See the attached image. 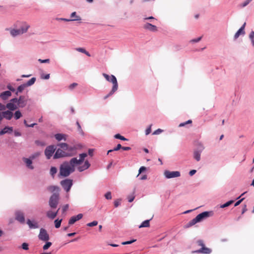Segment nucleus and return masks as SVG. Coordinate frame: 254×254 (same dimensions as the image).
Masks as SVG:
<instances>
[{
  "label": "nucleus",
  "instance_id": "nucleus-1",
  "mask_svg": "<svg viewBox=\"0 0 254 254\" xmlns=\"http://www.w3.org/2000/svg\"><path fill=\"white\" fill-rule=\"evenodd\" d=\"M87 154L85 153L79 155V159L73 158L69 161L63 162L60 167L59 176L66 177L75 170V166L81 164Z\"/></svg>",
  "mask_w": 254,
  "mask_h": 254
},
{
  "label": "nucleus",
  "instance_id": "nucleus-2",
  "mask_svg": "<svg viewBox=\"0 0 254 254\" xmlns=\"http://www.w3.org/2000/svg\"><path fill=\"white\" fill-rule=\"evenodd\" d=\"M213 215L212 211H204L197 215L194 218L188 222L185 226V228H188L190 227L197 223L200 222L203 220Z\"/></svg>",
  "mask_w": 254,
  "mask_h": 254
},
{
  "label": "nucleus",
  "instance_id": "nucleus-3",
  "mask_svg": "<svg viewBox=\"0 0 254 254\" xmlns=\"http://www.w3.org/2000/svg\"><path fill=\"white\" fill-rule=\"evenodd\" d=\"M198 246L201 247L199 250L193 251V253H201L204 254H209L211 253V250L208 248L205 247L204 242L201 240H199L196 242Z\"/></svg>",
  "mask_w": 254,
  "mask_h": 254
},
{
  "label": "nucleus",
  "instance_id": "nucleus-4",
  "mask_svg": "<svg viewBox=\"0 0 254 254\" xmlns=\"http://www.w3.org/2000/svg\"><path fill=\"white\" fill-rule=\"evenodd\" d=\"M59 200V193H54L50 198L49 204L51 208L57 207Z\"/></svg>",
  "mask_w": 254,
  "mask_h": 254
},
{
  "label": "nucleus",
  "instance_id": "nucleus-5",
  "mask_svg": "<svg viewBox=\"0 0 254 254\" xmlns=\"http://www.w3.org/2000/svg\"><path fill=\"white\" fill-rule=\"evenodd\" d=\"M73 155V153L64 151L61 148H59L57 150L55 154L54 155V159H58L61 157L71 156Z\"/></svg>",
  "mask_w": 254,
  "mask_h": 254
},
{
  "label": "nucleus",
  "instance_id": "nucleus-6",
  "mask_svg": "<svg viewBox=\"0 0 254 254\" xmlns=\"http://www.w3.org/2000/svg\"><path fill=\"white\" fill-rule=\"evenodd\" d=\"M39 239L43 242H47L50 240V236L47 231L44 228L40 229L39 234L38 236Z\"/></svg>",
  "mask_w": 254,
  "mask_h": 254
},
{
  "label": "nucleus",
  "instance_id": "nucleus-7",
  "mask_svg": "<svg viewBox=\"0 0 254 254\" xmlns=\"http://www.w3.org/2000/svg\"><path fill=\"white\" fill-rule=\"evenodd\" d=\"M36 81V78L35 77H32L31 78L29 81H27L26 83L23 84L20 86H18L17 88V92H16V94L17 95L18 92H22L24 89L28 86H31L33 85Z\"/></svg>",
  "mask_w": 254,
  "mask_h": 254
},
{
  "label": "nucleus",
  "instance_id": "nucleus-8",
  "mask_svg": "<svg viewBox=\"0 0 254 254\" xmlns=\"http://www.w3.org/2000/svg\"><path fill=\"white\" fill-rule=\"evenodd\" d=\"M61 185L66 192H68L72 186V180L65 179L61 182Z\"/></svg>",
  "mask_w": 254,
  "mask_h": 254
},
{
  "label": "nucleus",
  "instance_id": "nucleus-9",
  "mask_svg": "<svg viewBox=\"0 0 254 254\" xmlns=\"http://www.w3.org/2000/svg\"><path fill=\"white\" fill-rule=\"evenodd\" d=\"M102 75L108 81L111 82L113 83V87H118V84L117 78L114 75H109L105 73H103Z\"/></svg>",
  "mask_w": 254,
  "mask_h": 254
},
{
  "label": "nucleus",
  "instance_id": "nucleus-10",
  "mask_svg": "<svg viewBox=\"0 0 254 254\" xmlns=\"http://www.w3.org/2000/svg\"><path fill=\"white\" fill-rule=\"evenodd\" d=\"M56 149L55 145H50L47 147L45 150V154L48 159L51 158Z\"/></svg>",
  "mask_w": 254,
  "mask_h": 254
},
{
  "label": "nucleus",
  "instance_id": "nucleus-11",
  "mask_svg": "<svg viewBox=\"0 0 254 254\" xmlns=\"http://www.w3.org/2000/svg\"><path fill=\"white\" fill-rule=\"evenodd\" d=\"M164 175L166 178L168 179L173 178H177L181 176V174L179 171H165L164 172Z\"/></svg>",
  "mask_w": 254,
  "mask_h": 254
},
{
  "label": "nucleus",
  "instance_id": "nucleus-12",
  "mask_svg": "<svg viewBox=\"0 0 254 254\" xmlns=\"http://www.w3.org/2000/svg\"><path fill=\"white\" fill-rule=\"evenodd\" d=\"M27 224L30 229H37L39 227L38 223L34 220H31L28 219L27 220Z\"/></svg>",
  "mask_w": 254,
  "mask_h": 254
},
{
  "label": "nucleus",
  "instance_id": "nucleus-13",
  "mask_svg": "<svg viewBox=\"0 0 254 254\" xmlns=\"http://www.w3.org/2000/svg\"><path fill=\"white\" fill-rule=\"evenodd\" d=\"M143 27L144 29L151 32H156L158 30L157 27L155 25H152L149 23H145Z\"/></svg>",
  "mask_w": 254,
  "mask_h": 254
},
{
  "label": "nucleus",
  "instance_id": "nucleus-14",
  "mask_svg": "<svg viewBox=\"0 0 254 254\" xmlns=\"http://www.w3.org/2000/svg\"><path fill=\"white\" fill-rule=\"evenodd\" d=\"M58 146L64 151L71 153L73 151L74 148L72 147H69L67 144L65 143H61L58 144Z\"/></svg>",
  "mask_w": 254,
  "mask_h": 254
},
{
  "label": "nucleus",
  "instance_id": "nucleus-15",
  "mask_svg": "<svg viewBox=\"0 0 254 254\" xmlns=\"http://www.w3.org/2000/svg\"><path fill=\"white\" fill-rule=\"evenodd\" d=\"M15 219L21 223H24L25 217L23 212L17 211L15 212Z\"/></svg>",
  "mask_w": 254,
  "mask_h": 254
},
{
  "label": "nucleus",
  "instance_id": "nucleus-16",
  "mask_svg": "<svg viewBox=\"0 0 254 254\" xmlns=\"http://www.w3.org/2000/svg\"><path fill=\"white\" fill-rule=\"evenodd\" d=\"M27 99L24 96H20L18 100V105L19 107L23 108L27 104Z\"/></svg>",
  "mask_w": 254,
  "mask_h": 254
},
{
  "label": "nucleus",
  "instance_id": "nucleus-17",
  "mask_svg": "<svg viewBox=\"0 0 254 254\" xmlns=\"http://www.w3.org/2000/svg\"><path fill=\"white\" fill-rule=\"evenodd\" d=\"M83 217V215L82 214H78L76 216H73L71 217L68 221V224L69 225L73 224L77 221L81 219Z\"/></svg>",
  "mask_w": 254,
  "mask_h": 254
},
{
  "label": "nucleus",
  "instance_id": "nucleus-18",
  "mask_svg": "<svg viewBox=\"0 0 254 254\" xmlns=\"http://www.w3.org/2000/svg\"><path fill=\"white\" fill-rule=\"evenodd\" d=\"M1 115L2 117V118H4L6 120H10L13 117V113L10 111H6L2 112L1 113Z\"/></svg>",
  "mask_w": 254,
  "mask_h": 254
},
{
  "label": "nucleus",
  "instance_id": "nucleus-19",
  "mask_svg": "<svg viewBox=\"0 0 254 254\" xmlns=\"http://www.w3.org/2000/svg\"><path fill=\"white\" fill-rule=\"evenodd\" d=\"M246 23L245 22L243 26L238 30L234 35V39H237L241 35H244L245 34V27Z\"/></svg>",
  "mask_w": 254,
  "mask_h": 254
},
{
  "label": "nucleus",
  "instance_id": "nucleus-20",
  "mask_svg": "<svg viewBox=\"0 0 254 254\" xmlns=\"http://www.w3.org/2000/svg\"><path fill=\"white\" fill-rule=\"evenodd\" d=\"M60 208H59L57 211L53 212L52 210H49L47 212L46 215L47 216L51 219H54L57 215L58 211L59 210Z\"/></svg>",
  "mask_w": 254,
  "mask_h": 254
},
{
  "label": "nucleus",
  "instance_id": "nucleus-21",
  "mask_svg": "<svg viewBox=\"0 0 254 254\" xmlns=\"http://www.w3.org/2000/svg\"><path fill=\"white\" fill-rule=\"evenodd\" d=\"M47 190L51 192H54V193H59V191H60L59 187L58 186H49L47 188Z\"/></svg>",
  "mask_w": 254,
  "mask_h": 254
},
{
  "label": "nucleus",
  "instance_id": "nucleus-22",
  "mask_svg": "<svg viewBox=\"0 0 254 254\" xmlns=\"http://www.w3.org/2000/svg\"><path fill=\"white\" fill-rule=\"evenodd\" d=\"M13 131V127H5L0 131V135H2L5 133H10Z\"/></svg>",
  "mask_w": 254,
  "mask_h": 254
},
{
  "label": "nucleus",
  "instance_id": "nucleus-23",
  "mask_svg": "<svg viewBox=\"0 0 254 254\" xmlns=\"http://www.w3.org/2000/svg\"><path fill=\"white\" fill-rule=\"evenodd\" d=\"M11 95V93L9 91H6L4 92H2L0 94V97L2 100H6L9 97H10Z\"/></svg>",
  "mask_w": 254,
  "mask_h": 254
},
{
  "label": "nucleus",
  "instance_id": "nucleus-24",
  "mask_svg": "<svg viewBox=\"0 0 254 254\" xmlns=\"http://www.w3.org/2000/svg\"><path fill=\"white\" fill-rule=\"evenodd\" d=\"M90 163L88 161H85L84 164L82 166H79L78 170L79 172H82L86 169H87L90 167Z\"/></svg>",
  "mask_w": 254,
  "mask_h": 254
},
{
  "label": "nucleus",
  "instance_id": "nucleus-25",
  "mask_svg": "<svg viewBox=\"0 0 254 254\" xmlns=\"http://www.w3.org/2000/svg\"><path fill=\"white\" fill-rule=\"evenodd\" d=\"M55 137L56 139L58 141H61L62 140H65L66 139L67 135L64 134L57 133L55 135Z\"/></svg>",
  "mask_w": 254,
  "mask_h": 254
},
{
  "label": "nucleus",
  "instance_id": "nucleus-26",
  "mask_svg": "<svg viewBox=\"0 0 254 254\" xmlns=\"http://www.w3.org/2000/svg\"><path fill=\"white\" fill-rule=\"evenodd\" d=\"M6 107L10 111H14L17 108V106L12 102L7 103Z\"/></svg>",
  "mask_w": 254,
  "mask_h": 254
},
{
  "label": "nucleus",
  "instance_id": "nucleus-27",
  "mask_svg": "<svg viewBox=\"0 0 254 254\" xmlns=\"http://www.w3.org/2000/svg\"><path fill=\"white\" fill-rule=\"evenodd\" d=\"M118 89V87H112L111 91L105 96L104 97V99L106 100L110 96H112Z\"/></svg>",
  "mask_w": 254,
  "mask_h": 254
},
{
  "label": "nucleus",
  "instance_id": "nucleus-28",
  "mask_svg": "<svg viewBox=\"0 0 254 254\" xmlns=\"http://www.w3.org/2000/svg\"><path fill=\"white\" fill-rule=\"evenodd\" d=\"M30 26L27 24H24L23 25H22L19 29V30H20V32H21V33L22 34L24 33H26L28 28H29Z\"/></svg>",
  "mask_w": 254,
  "mask_h": 254
},
{
  "label": "nucleus",
  "instance_id": "nucleus-29",
  "mask_svg": "<svg viewBox=\"0 0 254 254\" xmlns=\"http://www.w3.org/2000/svg\"><path fill=\"white\" fill-rule=\"evenodd\" d=\"M23 160H24V161L25 162V163H26V166L28 168H29L31 169H33V167L31 165L32 161L30 159L24 158Z\"/></svg>",
  "mask_w": 254,
  "mask_h": 254
},
{
  "label": "nucleus",
  "instance_id": "nucleus-30",
  "mask_svg": "<svg viewBox=\"0 0 254 254\" xmlns=\"http://www.w3.org/2000/svg\"><path fill=\"white\" fill-rule=\"evenodd\" d=\"M70 17L72 18L71 20L75 21V20H80L81 18L79 16L76 15V12H73L70 15Z\"/></svg>",
  "mask_w": 254,
  "mask_h": 254
},
{
  "label": "nucleus",
  "instance_id": "nucleus-31",
  "mask_svg": "<svg viewBox=\"0 0 254 254\" xmlns=\"http://www.w3.org/2000/svg\"><path fill=\"white\" fill-rule=\"evenodd\" d=\"M194 158L199 161L200 159V153L198 151H195L193 153Z\"/></svg>",
  "mask_w": 254,
  "mask_h": 254
},
{
  "label": "nucleus",
  "instance_id": "nucleus-32",
  "mask_svg": "<svg viewBox=\"0 0 254 254\" xmlns=\"http://www.w3.org/2000/svg\"><path fill=\"white\" fill-rule=\"evenodd\" d=\"M10 34L13 36H17V35H18L22 34L21 33V32H20V30H19V29H12L10 31Z\"/></svg>",
  "mask_w": 254,
  "mask_h": 254
},
{
  "label": "nucleus",
  "instance_id": "nucleus-33",
  "mask_svg": "<svg viewBox=\"0 0 254 254\" xmlns=\"http://www.w3.org/2000/svg\"><path fill=\"white\" fill-rule=\"evenodd\" d=\"M150 220H146L143 221L141 224L139 226V228L142 227H148L150 226L149 223Z\"/></svg>",
  "mask_w": 254,
  "mask_h": 254
},
{
  "label": "nucleus",
  "instance_id": "nucleus-34",
  "mask_svg": "<svg viewBox=\"0 0 254 254\" xmlns=\"http://www.w3.org/2000/svg\"><path fill=\"white\" fill-rule=\"evenodd\" d=\"M62 221V219H56L54 221L55 226L56 228H59L61 225V222Z\"/></svg>",
  "mask_w": 254,
  "mask_h": 254
},
{
  "label": "nucleus",
  "instance_id": "nucleus-35",
  "mask_svg": "<svg viewBox=\"0 0 254 254\" xmlns=\"http://www.w3.org/2000/svg\"><path fill=\"white\" fill-rule=\"evenodd\" d=\"M52 244L51 242H46V243L43 246V249L45 251L48 250L51 246Z\"/></svg>",
  "mask_w": 254,
  "mask_h": 254
},
{
  "label": "nucleus",
  "instance_id": "nucleus-36",
  "mask_svg": "<svg viewBox=\"0 0 254 254\" xmlns=\"http://www.w3.org/2000/svg\"><path fill=\"white\" fill-rule=\"evenodd\" d=\"M233 202H234V200H230V201L227 202L226 203L221 205L220 206V208H225V207H228L229 205H230L231 204H232Z\"/></svg>",
  "mask_w": 254,
  "mask_h": 254
},
{
  "label": "nucleus",
  "instance_id": "nucleus-37",
  "mask_svg": "<svg viewBox=\"0 0 254 254\" xmlns=\"http://www.w3.org/2000/svg\"><path fill=\"white\" fill-rule=\"evenodd\" d=\"M122 148V145L120 144H118L116 147L114 148L113 149L109 150L108 151V154H109L110 152H112L114 151H118L119 149H121Z\"/></svg>",
  "mask_w": 254,
  "mask_h": 254
},
{
  "label": "nucleus",
  "instance_id": "nucleus-38",
  "mask_svg": "<svg viewBox=\"0 0 254 254\" xmlns=\"http://www.w3.org/2000/svg\"><path fill=\"white\" fill-rule=\"evenodd\" d=\"M22 117V114L19 111H16L14 113V118L18 120Z\"/></svg>",
  "mask_w": 254,
  "mask_h": 254
},
{
  "label": "nucleus",
  "instance_id": "nucleus-39",
  "mask_svg": "<svg viewBox=\"0 0 254 254\" xmlns=\"http://www.w3.org/2000/svg\"><path fill=\"white\" fill-rule=\"evenodd\" d=\"M249 38L251 39L253 46H254V31H251L250 35Z\"/></svg>",
  "mask_w": 254,
  "mask_h": 254
},
{
  "label": "nucleus",
  "instance_id": "nucleus-40",
  "mask_svg": "<svg viewBox=\"0 0 254 254\" xmlns=\"http://www.w3.org/2000/svg\"><path fill=\"white\" fill-rule=\"evenodd\" d=\"M192 123V121L191 120H189L184 123H181L179 125V127H184L186 125H188V124H191Z\"/></svg>",
  "mask_w": 254,
  "mask_h": 254
},
{
  "label": "nucleus",
  "instance_id": "nucleus-41",
  "mask_svg": "<svg viewBox=\"0 0 254 254\" xmlns=\"http://www.w3.org/2000/svg\"><path fill=\"white\" fill-rule=\"evenodd\" d=\"M57 169L56 167H51V168L50 169V174L52 176H54L57 173Z\"/></svg>",
  "mask_w": 254,
  "mask_h": 254
},
{
  "label": "nucleus",
  "instance_id": "nucleus-42",
  "mask_svg": "<svg viewBox=\"0 0 254 254\" xmlns=\"http://www.w3.org/2000/svg\"><path fill=\"white\" fill-rule=\"evenodd\" d=\"M115 137L117 139H120L122 140H127V139L124 137L123 136H122L120 134H116L115 135Z\"/></svg>",
  "mask_w": 254,
  "mask_h": 254
},
{
  "label": "nucleus",
  "instance_id": "nucleus-43",
  "mask_svg": "<svg viewBox=\"0 0 254 254\" xmlns=\"http://www.w3.org/2000/svg\"><path fill=\"white\" fill-rule=\"evenodd\" d=\"M98 224V222L97 221H94L92 222L88 223L87 225L89 227H93L96 226Z\"/></svg>",
  "mask_w": 254,
  "mask_h": 254
},
{
  "label": "nucleus",
  "instance_id": "nucleus-44",
  "mask_svg": "<svg viewBox=\"0 0 254 254\" xmlns=\"http://www.w3.org/2000/svg\"><path fill=\"white\" fill-rule=\"evenodd\" d=\"M136 241V239H133V240H131V241H126V242H122V244L123 245L131 244L132 243L135 242Z\"/></svg>",
  "mask_w": 254,
  "mask_h": 254
},
{
  "label": "nucleus",
  "instance_id": "nucleus-45",
  "mask_svg": "<svg viewBox=\"0 0 254 254\" xmlns=\"http://www.w3.org/2000/svg\"><path fill=\"white\" fill-rule=\"evenodd\" d=\"M28 246V244L26 243H23L21 245L22 248L24 250H28L29 249Z\"/></svg>",
  "mask_w": 254,
  "mask_h": 254
},
{
  "label": "nucleus",
  "instance_id": "nucleus-46",
  "mask_svg": "<svg viewBox=\"0 0 254 254\" xmlns=\"http://www.w3.org/2000/svg\"><path fill=\"white\" fill-rule=\"evenodd\" d=\"M105 197L107 199H112V195H111V192L110 191L107 192L105 194Z\"/></svg>",
  "mask_w": 254,
  "mask_h": 254
},
{
  "label": "nucleus",
  "instance_id": "nucleus-47",
  "mask_svg": "<svg viewBox=\"0 0 254 254\" xmlns=\"http://www.w3.org/2000/svg\"><path fill=\"white\" fill-rule=\"evenodd\" d=\"M146 169V168L145 167H144V166L141 167L139 169V172L137 175V176H138L139 175V174H140L142 172L145 171Z\"/></svg>",
  "mask_w": 254,
  "mask_h": 254
},
{
  "label": "nucleus",
  "instance_id": "nucleus-48",
  "mask_svg": "<svg viewBox=\"0 0 254 254\" xmlns=\"http://www.w3.org/2000/svg\"><path fill=\"white\" fill-rule=\"evenodd\" d=\"M38 61L39 62H40L41 63H50L49 59H46V60L39 59Z\"/></svg>",
  "mask_w": 254,
  "mask_h": 254
},
{
  "label": "nucleus",
  "instance_id": "nucleus-49",
  "mask_svg": "<svg viewBox=\"0 0 254 254\" xmlns=\"http://www.w3.org/2000/svg\"><path fill=\"white\" fill-rule=\"evenodd\" d=\"M128 200L129 202H131L133 201L134 199V194H132L131 195H129L128 196Z\"/></svg>",
  "mask_w": 254,
  "mask_h": 254
},
{
  "label": "nucleus",
  "instance_id": "nucleus-50",
  "mask_svg": "<svg viewBox=\"0 0 254 254\" xmlns=\"http://www.w3.org/2000/svg\"><path fill=\"white\" fill-rule=\"evenodd\" d=\"M120 204V200L117 199L114 201V206L116 207H117Z\"/></svg>",
  "mask_w": 254,
  "mask_h": 254
},
{
  "label": "nucleus",
  "instance_id": "nucleus-51",
  "mask_svg": "<svg viewBox=\"0 0 254 254\" xmlns=\"http://www.w3.org/2000/svg\"><path fill=\"white\" fill-rule=\"evenodd\" d=\"M77 85V84L76 83H73L70 84L69 86V88L70 89H73L74 87H75Z\"/></svg>",
  "mask_w": 254,
  "mask_h": 254
},
{
  "label": "nucleus",
  "instance_id": "nucleus-52",
  "mask_svg": "<svg viewBox=\"0 0 254 254\" xmlns=\"http://www.w3.org/2000/svg\"><path fill=\"white\" fill-rule=\"evenodd\" d=\"M76 50L79 52L85 53V50L84 48H78L76 49Z\"/></svg>",
  "mask_w": 254,
  "mask_h": 254
},
{
  "label": "nucleus",
  "instance_id": "nucleus-53",
  "mask_svg": "<svg viewBox=\"0 0 254 254\" xmlns=\"http://www.w3.org/2000/svg\"><path fill=\"white\" fill-rule=\"evenodd\" d=\"M162 132V130L161 129L159 128V129L156 130L155 131H154V132L153 133V134H158Z\"/></svg>",
  "mask_w": 254,
  "mask_h": 254
},
{
  "label": "nucleus",
  "instance_id": "nucleus-54",
  "mask_svg": "<svg viewBox=\"0 0 254 254\" xmlns=\"http://www.w3.org/2000/svg\"><path fill=\"white\" fill-rule=\"evenodd\" d=\"M151 125H150L149 126V127L146 129V131H145V133L146 135H148L149 134L150 132H151Z\"/></svg>",
  "mask_w": 254,
  "mask_h": 254
},
{
  "label": "nucleus",
  "instance_id": "nucleus-55",
  "mask_svg": "<svg viewBox=\"0 0 254 254\" xmlns=\"http://www.w3.org/2000/svg\"><path fill=\"white\" fill-rule=\"evenodd\" d=\"M7 88L10 91H15V89L14 88H13L11 85H8L7 86Z\"/></svg>",
  "mask_w": 254,
  "mask_h": 254
},
{
  "label": "nucleus",
  "instance_id": "nucleus-56",
  "mask_svg": "<svg viewBox=\"0 0 254 254\" xmlns=\"http://www.w3.org/2000/svg\"><path fill=\"white\" fill-rule=\"evenodd\" d=\"M201 39V37H198L197 39H193L191 40V42H198Z\"/></svg>",
  "mask_w": 254,
  "mask_h": 254
},
{
  "label": "nucleus",
  "instance_id": "nucleus-57",
  "mask_svg": "<svg viewBox=\"0 0 254 254\" xmlns=\"http://www.w3.org/2000/svg\"><path fill=\"white\" fill-rule=\"evenodd\" d=\"M244 199V198H243L239 200V201H237L235 204V206L239 205Z\"/></svg>",
  "mask_w": 254,
  "mask_h": 254
},
{
  "label": "nucleus",
  "instance_id": "nucleus-58",
  "mask_svg": "<svg viewBox=\"0 0 254 254\" xmlns=\"http://www.w3.org/2000/svg\"><path fill=\"white\" fill-rule=\"evenodd\" d=\"M196 172V171L195 170H191V171H190L189 174H190V176H192L194 174H195Z\"/></svg>",
  "mask_w": 254,
  "mask_h": 254
},
{
  "label": "nucleus",
  "instance_id": "nucleus-59",
  "mask_svg": "<svg viewBox=\"0 0 254 254\" xmlns=\"http://www.w3.org/2000/svg\"><path fill=\"white\" fill-rule=\"evenodd\" d=\"M68 204H66L65 205H64L63 207V212H64L65 211L67 210V209H68Z\"/></svg>",
  "mask_w": 254,
  "mask_h": 254
},
{
  "label": "nucleus",
  "instance_id": "nucleus-60",
  "mask_svg": "<svg viewBox=\"0 0 254 254\" xmlns=\"http://www.w3.org/2000/svg\"><path fill=\"white\" fill-rule=\"evenodd\" d=\"M5 109V107L4 105L0 103V111H2Z\"/></svg>",
  "mask_w": 254,
  "mask_h": 254
},
{
  "label": "nucleus",
  "instance_id": "nucleus-61",
  "mask_svg": "<svg viewBox=\"0 0 254 254\" xmlns=\"http://www.w3.org/2000/svg\"><path fill=\"white\" fill-rule=\"evenodd\" d=\"M247 205L245 204L244 205V207L242 210V214H244L246 211H247Z\"/></svg>",
  "mask_w": 254,
  "mask_h": 254
},
{
  "label": "nucleus",
  "instance_id": "nucleus-62",
  "mask_svg": "<svg viewBox=\"0 0 254 254\" xmlns=\"http://www.w3.org/2000/svg\"><path fill=\"white\" fill-rule=\"evenodd\" d=\"M18 99H17V98H13V99H12L11 100H10V102H12L14 104V103H18Z\"/></svg>",
  "mask_w": 254,
  "mask_h": 254
},
{
  "label": "nucleus",
  "instance_id": "nucleus-63",
  "mask_svg": "<svg viewBox=\"0 0 254 254\" xmlns=\"http://www.w3.org/2000/svg\"><path fill=\"white\" fill-rule=\"evenodd\" d=\"M76 125H77V126L78 127V128L79 131L82 132V130L81 129V126H80V124H79L78 122H76Z\"/></svg>",
  "mask_w": 254,
  "mask_h": 254
},
{
  "label": "nucleus",
  "instance_id": "nucleus-64",
  "mask_svg": "<svg viewBox=\"0 0 254 254\" xmlns=\"http://www.w3.org/2000/svg\"><path fill=\"white\" fill-rule=\"evenodd\" d=\"M14 133V135L15 136H19L21 135V133L16 130H15Z\"/></svg>",
  "mask_w": 254,
  "mask_h": 254
}]
</instances>
